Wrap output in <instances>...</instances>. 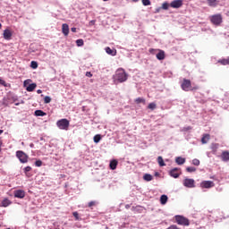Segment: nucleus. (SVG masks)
<instances>
[{
  "mask_svg": "<svg viewBox=\"0 0 229 229\" xmlns=\"http://www.w3.org/2000/svg\"><path fill=\"white\" fill-rule=\"evenodd\" d=\"M181 89L184 90V92H192L194 90H198L199 89V86L192 87V82L189 79H183L181 83Z\"/></svg>",
  "mask_w": 229,
  "mask_h": 229,
  "instance_id": "nucleus-1",
  "label": "nucleus"
},
{
  "mask_svg": "<svg viewBox=\"0 0 229 229\" xmlns=\"http://www.w3.org/2000/svg\"><path fill=\"white\" fill-rule=\"evenodd\" d=\"M114 80H116V81H119V83H124V81H126V80H128V74L126 73L124 69L119 68L115 72Z\"/></svg>",
  "mask_w": 229,
  "mask_h": 229,
  "instance_id": "nucleus-2",
  "label": "nucleus"
},
{
  "mask_svg": "<svg viewBox=\"0 0 229 229\" xmlns=\"http://www.w3.org/2000/svg\"><path fill=\"white\" fill-rule=\"evenodd\" d=\"M210 22L214 24V26H221L223 23V15L221 14H214L209 17Z\"/></svg>",
  "mask_w": 229,
  "mask_h": 229,
  "instance_id": "nucleus-3",
  "label": "nucleus"
},
{
  "mask_svg": "<svg viewBox=\"0 0 229 229\" xmlns=\"http://www.w3.org/2000/svg\"><path fill=\"white\" fill-rule=\"evenodd\" d=\"M69 124H70L69 120L65 118L58 120L56 123L57 128L59 130H69Z\"/></svg>",
  "mask_w": 229,
  "mask_h": 229,
  "instance_id": "nucleus-4",
  "label": "nucleus"
},
{
  "mask_svg": "<svg viewBox=\"0 0 229 229\" xmlns=\"http://www.w3.org/2000/svg\"><path fill=\"white\" fill-rule=\"evenodd\" d=\"M16 157L21 164H28V155L22 150L16 151Z\"/></svg>",
  "mask_w": 229,
  "mask_h": 229,
  "instance_id": "nucleus-5",
  "label": "nucleus"
},
{
  "mask_svg": "<svg viewBox=\"0 0 229 229\" xmlns=\"http://www.w3.org/2000/svg\"><path fill=\"white\" fill-rule=\"evenodd\" d=\"M175 221L182 226H189V225H191V222L188 220V218L182 216H175Z\"/></svg>",
  "mask_w": 229,
  "mask_h": 229,
  "instance_id": "nucleus-6",
  "label": "nucleus"
},
{
  "mask_svg": "<svg viewBox=\"0 0 229 229\" xmlns=\"http://www.w3.org/2000/svg\"><path fill=\"white\" fill-rule=\"evenodd\" d=\"M183 185L188 189H194V187H196V182L194 179L186 178L183 180Z\"/></svg>",
  "mask_w": 229,
  "mask_h": 229,
  "instance_id": "nucleus-7",
  "label": "nucleus"
},
{
  "mask_svg": "<svg viewBox=\"0 0 229 229\" xmlns=\"http://www.w3.org/2000/svg\"><path fill=\"white\" fill-rule=\"evenodd\" d=\"M216 184L212 181H203L200 182L201 189H212Z\"/></svg>",
  "mask_w": 229,
  "mask_h": 229,
  "instance_id": "nucleus-8",
  "label": "nucleus"
},
{
  "mask_svg": "<svg viewBox=\"0 0 229 229\" xmlns=\"http://www.w3.org/2000/svg\"><path fill=\"white\" fill-rule=\"evenodd\" d=\"M171 8H182L183 6V0H174L170 3Z\"/></svg>",
  "mask_w": 229,
  "mask_h": 229,
  "instance_id": "nucleus-9",
  "label": "nucleus"
},
{
  "mask_svg": "<svg viewBox=\"0 0 229 229\" xmlns=\"http://www.w3.org/2000/svg\"><path fill=\"white\" fill-rule=\"evenodd\" d=\"M26 197V191L24 190H16L14 191V198H18L20 199H22Z\"/></svg>",
  "mask_w": 229,
  "mask_h": 229,
  "instance_id": "nucleus-10",
  "label": "nucleus"
},
{
  "mask_svg": "<svg viewBox=\"0 0 229 229\" xmlns=\"http://www.w3.org/2000/svg\"><path fill=\"white\" fill-rule=\"evenodd\" d=\"M169 174L172 176V178H179L181 174L180 168H174L170 170Z\"/></svg>",
  "mask_w": 229,
  "mask_h": 229,
  "instance_id": "nucleus-11",
  "label": "nucleus"
},
{
  "mask_svg": "<svg viewBox=\"0 0 229 229\" xmlns=\"http://www.w3.org/2000/svg\"><path fill=\"white\" fill-rule=\"evenodd\" d=\"M207 4L211 8H216V6L219 5V0H207Z\"/></svg>",
  "mask_w": 229,
  "mask_h": 229,
  "instance_id": "nucleus-12",
  "label": "nucleus"
},
{
  "mask_svg": "<svg viewBox=\"0 0 229 229\" xmlns=\"http://www.w3.org/2000/svg\"><path fill=\"white\" fill-rule=\"evenodd\" d=\"M4 38L5 40H10L12 38V30L6 29L4 30Z\"/></svg>",
  "mask_w": 229,
  "mask_h": 229,
  "instance_id": "nucleus-13",
  "label": "nucleus"
},
{
  "mask_svg": "<svg viewBox=\"0 0 229 229\" xmlns=\"http://www.w3.org/2000/svg\"><path fill=\"white\" fill-rule=\"evenodd\" d=\"M62 32L64 37H67L69 35V25L67 23H64L62 25Z\"/></svg>",
  "mask_w": 229,
  "mask_h": 229,
  "instance_id": "nucleus-14",
  "label": "nucleus"
},
{
  "mask_svg": "<svg viewBox=\"0 0 229 229\" xmlns=\"http://www.w3.org/2000/svg\"><path fill=\"white\" fill-rule=\"evenodd\" d=\"M157 60H165V52L164 50H158V53L156 55Z\"/></svg>",
  "mask_w": 229,
  "mask_h": 229,
  "instance_id": "nucleus-15",
  "label": "nucleus"
},
{
  "mask_svg": "<svg viewBox=\"0 0 229 229\" xmlns=\"http://www.w3.org/2000/svg\"><path fill=\"white\" fill-rule=\"evenodd\" d=\"M106 53L111 56H115L117 55V50L110 48V47H106Z\"/></svg>",
  "mask_w": 229,
  "mask_h": 229,
  "instance_id": "nucleus-16",
  "label": "nucleus"
},
{
  "mask_svg": "<svg viewBox=\"0 0 229 229\" xmlns=\"http://www.w3.org/2000/svg\"><path fill=\"white\" fill-rule=\"evenodd\" d=\"M221 158L223 162H229V152L228 151L222 152Z\"/></svg>",
  "mask_w": 229,
  "mask_h": 229,
  "instance_id": "nucleus-17",
  "label": "nucleus"
},
{
  "mask_svg": "<svg viewBox=\"0 0 229 229\" xmlns=\"http://www.w3.org/2000/svg\"><path fill=\"white\" fill-rule=\"evenodd\" d=\"M117 164H118L117 160L115 159L112 160L109 164L110 169H112V171H114V169H117Z\"/></svg>",
  "mask_w": 229,
  "mask_h": 229,
  "instance_id": "nucleus-18",
  "label": "nucleus"
},
{
  "mask_svg": "<svg viewBox=\"0 0 229 229\" xmlns=\"http://www.w3.org/2000/svg\"><path fill=\"white\" fill-rule=\"evenodd\" d=\"M35 89H37V84L31 83L26 88V90H27V92H33V90H35Z\"/></svg>",
  "mask_w": 229,
  "mask_h": 229,
  "instance_id": "nucleus-19",
  "label": "nucleus"
},
{
  "mask_svg": "<svg viewBox=\"0 0 229 229\" xmlns=\"http://www.w3.org/2000/svg\"><path fill=\"white\" fill-rule=\"evenodd\" d=\"M175 162L178 165H183V164H185V158L178 157L175 158Z\"/></svg>",
  "mask_w": 229,
  "mask_h": 229,
  "instance_id": "nucleus-20",
  "label": "nucleus"
},
{
  "mask_svg": "<svg viewBox=\"0 0 229 229\" xmlns=\"http://www.w3.org/2000/svg\"><path fill=\"white\" fill-rule=\"evenodd\" d=\"M34 115H36V117H44L47 114L42 110H36Z\"/></svg>",
  "mask_w": 229,
  "mask_h": 229,
  "instance_id": "nucleus-21",
  "label": "nucleus"
},
{
  "mask_svg": "<svg viewBox=\"0 0 229 229\" xmlns=\"http://www.w3.org/2000/svg\"><path fill=\"white\" fill-rule=\"evenodd\" d=\"M208 140H210V134H205L201 139L202 144H207Z\"/></svg>",
  "mask_w": 229,
  "mask_h": 229,
  "instance_id": "nucleus-22",
  "label": "nucleus"
},
{
  "mask_svg": "<svg viewBox=\"0 0 229 229\" xmlns=\"http://www.w3.org/2000/svg\"><path fill=\"white\" fill-rule=\"evenodd\" d=\"M10 205H12V201L8 199H4L3 201H2V207H10Z\"/></svg>",
  "mask_w": 229,
  "mask_h": 229,
  "instance_id": "nucleus-23",
  "label": "nucleus"
},
{
  "mask_svg": "<svg viewBox=\"0 0 229 229\" xmlns=\"http://www.w3.org/2000/svg\"><path fill=\"white\" fill-rule=\"evenodd\" d=\"M157 164L160 165V167H164L165 165V163L164 162V158L162 156H159L157 157Z\"/></svg>",
  "mask_w": 229,
  "mask_h": 229,
  "instance_id": "nucleus-24",
  "label": "nucleus"
},
{
  "mask_svg": "<svg viewBox=\"0 0 229 229\" xmlns=\"http://www.w3.org/2000/svg\"><path fill=\"white\" fill-rule=\"evenodd\" d=\"M143 180H145V182H151V180H153V175L149 174H145L143 175Z\"/></svg>",
  "mask_w": 229,
  "mask_h": 229,
  "instance_id": "nucleus-25",
  "label": "nucleus"
},
{
  "mask_svg": "<svg viewBox=\"0 0 229 229\" xmlns=\"http://www.w3.org/2000/svg\"><path fill=\"white\" fill-rule=\"evenodd\" d=\"M167 199H168L167 195H162L160 197L161 205H165V203H167Z\"/></svg>",
  "mask_w": 229,
  "mask_h": 229,
  "instance_id": "nucleus-26",
  "label": "nucleus"
},
{
  "mask_svg": "<svg viewBox=\"0 0 229 229\" xmlns=\"http://www.w3.org/2000/svg\"><path fill=\"white\" fill-rule=\"evenodd\" d=\"M135 103L137 105H140V103H142L143 105H146V99H144L142 98H138L135 99Z\"/></svg>",
  "mask_w": 229,
  "mask_h": 229,
  "instance_id": "nucleus-27",
  "label": "nucleus"
},
{
  "mask_svg": "<svg viewBox=\"0 0 229 229\" xmlns=\"http://www.w3.org/2000/svg\"><path fill=\"white\" fill-rule=\"evenodd\" d=\"M218 64H221V65H229V57L227 59L219 60Z\"/></svg>",
  "mask_w": 229,
  "mask_h": 229,
  "instance_id": "nucleus-28",
  "label": "nucleus"
},
{
  "mask_svg": "<svg viewBox=\"0 0 229 229\" xmlns=\"http://www.w3.org/2000/svg\"><path fill=\"white\" fill-rule=\"evenodd\" d=\"M93 140L96 144H98L101 140V135L100 134L95 135L93 138Z\"/></svg>",
  "mask_w": 229,
  "mask_h": 229,
  "instance_id": "nucleus-29",
  "label": "nucleus"
},
{
  "mask_svg": "<svg viewBox=\"0 0 229 229\" xmlns=\"http://www.w3.org/2000/svg\"><path fill=\"white\" fill-rule=\"evenodd\" d=\"M187 173H196V167L194 166H188L186 168Z\"/></svg>",
  "mask_w": 229,
  "mask_h": 229,
  "instance_id": "nucleus-30",
  "label": "nucleus"
},
{
  "mask_svg": "<svg viewBox=\"0 0 229 229\" xmlns=\"http://www.w3.org/2000/svg\"><path fill=\"white\" fill-rule=\"evenodd\" d=\"M148 108L149 110H155V108H157V104H155L154 102H152V103L148 104Z\"/></svg>",
  "mask_w": 229,
  "mask_h": 229,
  "instance_id": "nucleus-31",
  "label": "nucleus"
},
{
  "mask_svg": "<svg viewBox=\"0 0 229 229\" xmlns=\"http://www.w3.org/2000/svg\"><path fill=\"white\" fill-rule=\"evenodd\" d=\"M143 6H149L151 4V1L149 0H141Z\"/></svg>",
  "mask_w": 229,
  "mask_h": 229,
  "instance_id": "nucleus-32",
  "label": "nucleus"
},
{
  "mask_svg": "<svg viewBox=\"0 0 229 229\" xmlns=\"http://www.w3.org/2000/svg\"><path fill=\"white\" fill-rule=\"evenodd\" d=\"M30 171H31V166H26L24 168V173H25L26 176L30 177V174H28V173H30Z\"/></svg>",
  "mask_w": 229,
  "mask_h": 229,
  "instance_id": "nucleus-33",
  "label": "nucleus"
},
{
  "mask_svg": "<svg viewBox=\"0 0 229 229\" xmlns=\"http://www.w3.org/2000/svg\"><path fill=\"white\" fill-rule=\"evenodd\" d=\"M162 9L163 10H169V3H167V2L163 3Z\"/></svg>",
  "mask_w": 229,
  "mask_h": 229,
  "instance_id": "nucleus-34",
  "label": "nucleus"
},
{
  "mask_svg": "<svg viewBox=\"0 0 229 229\" xmlns=\"http://www.w3.org/2000/svg\"><path fill=\"white\" fill-rule=\"evenodd\" d=\"M76 44H77L78 47H81V46H83V44H84V41H83V39H77Z\"/></svg>",
  "mask_w": 229,
  "mask_h": 229,
  "instance_id": "nucleus-35",
  "label": "nucleus"
},
{
  "mask_svg": "<svg viewBox=\"0 0 229 229\" xmlns=\"http://www.w3.org/2000/svg\"><path fill=\"white\" fill-rule=\"evenodd\" d=\"M30 67H31L32 69H37V67H38V64L37 62H35V61H32V62L30 63Z\"/></svg>",
  "mask_w": 229,
  "mask_h": 229,
  "instance_id": "nucleus-36",
  "label": "nucleus"
},
{
  "mask_svg": "<svg viewBox=\"0 0 229 229\" xmlns=\"http://www.w3.org/2000/svg\"><path fill=\"white\" fill-rule=\"evenodd\" d=\"M44 103H46V104L51 103V98L49 96L45 97Z\"/></svg>",
  "mask_w": 229,
  "mask_h": 229,
  "instance_id": "nucleus-37",
  "label": "nucleus"
},
{
  "mask_svg": "<svg viewBox=\"0 0 229 229\" xmlns=\"http://www.w3.org/2000/svg\"><path fill=\"white\" fill-rule=\"evenodd\" d=\"M96 205H97V202L92 200V201L89 202L88 207L89 208H92V207H96Z\"/></svg>",
  "mask_w": 229,
  "mask_h": 229,
  "instance_id": "nucleus-38",
  "label": "nucleus"
},
{
  "mask_svg": "<svg viewBox=\"0 0 229 229\" xmlns=\"http://www.w3.org/2000/svg\"><path fill=\"white\" fill-rule=\"evenodd\" d=\"M35 165H36V167H41L42 166V161L41 160H37L35 162Z\"/></svg>",
  "mask_w": 229,
  "mask_h": 229,
  "instance_id": "nucleus-39",
  "label": "nucleus"
},
{
  "mask_svg": "<svg viewBox=\"0 0 229 229\" xmlns=\"http://www.w3.org/2000/svg\"><path fill=\"white\" fill-rule=\"evenodd\" d=\"M72 216H73V217H75L76 221H78L80 219V215L78 214V212H76V211L73 212Z\"/></svg>",
  "mask_w": 229,
  "mask_h": 229,
  "instance_id": "nucleus-40",
  "label": "nucleus"
},
{
  "mask_svg": "<svg viewBox=\"0 0 229 229\" xmlns=\"http://www.w3.org/2000/svg\"><path fill=\"white\" fill-rule=\"evenodd\" d=\"M192 164L193 165H199V159H197V158L193 159Z\"/></svg>",
  "mask_w": 229,
  "mask_h": 229,
  "instance_id": "nucleus-41",
  "label": "nucleus"
},
{
  "mask_svg": "<svg viewBox=\"0 0 229 229\" xmlns=\"http://www.w3.org/2000/svg\"><path fill=\"white\" fill-rule=\"evenodd\" d=\"M0 85H4V87H6V81L4 80L0 79Z\"/></svg>",
  "mask_w": 229,
  "mask_h": 229,
  "instance_id": "nucleus-42",
  "label": "nucleus"
},
{
  "mask_svg": "<svg viewBox=\"0 0 229 229\" xmlns=\"http://www.w3.org/2000/svg\"><path fill=\"white\" fill-rule=\"evenodd\" d=\"M86 76H87L88 78H92V72H86Z\"/></svg>",
  "mask_w": 229,
  "mask_h": 229,
  "instance_id": "nucleus-43",
  "label": "nucleus"
},
{
  "mask_svg": "<svg viewBox=\"0 0 229 229\" xmlns=\"http://www.w3.org/2000/svg\"><path fill=\"white\" fill-rule=\"evenodd\" d=\"M71 31H72V33H76V28L72 27V28L71 29Z\"/></svg>",
  "mask_w": 229,
  "mask_h": 229,
  "instance_id": "nucleus-44",
  "label": "nucleus"
},
{
  "mask_svg": "<svg viewBox=\"0 0 229 229\" xmlns=\"http://www.w3.org/2000/svg\"><path fill=\"white\" fill-rule=\"evenodd\" d=\"M3 146V140L0 139V151H1V147Z\"/></svg>",
  "mask_w": 229,
  "mask_h": 229,
  "instance_id": "nucleus-45",
  "label": "nucleus"
},
{
  "mask_svg": "<svg viewBox=\"0 0 229 229\" xmlns=\"http://www.w3.org/2000/svg\"><path fill=\"white\" fill-rule=\"evenodd\" d=\"M37 92H38V94H42L41 89H38Z\"/></svg>",
  "mask_w": 229,
  "mask_h": 229,
  "instance_id": "nucleus-46",
  "label": "nucleus"
},
{
  "mask_svg": "<svg viewBox=\"0 0 229 229\" xmlns=\"http://www.w3.org/2000/svg\"><path fill=\"white\" fill-rule=\"evenodd\" d=\"M3 131H4L3 130H0V135L3 133Z\"/></svg>",
  "mask_w": 229,
  "mask_h": 229,
  "instance_id": "nucleus-47",
  "label": "nucleus"
},
{
  "mask_svg": "<svg viewBox=\"0 0 229 229\" xmlns=\"http://www.w3.org/2000/svg\"><path fill=\"white\" fill-rule=\"evenodd\" d=\"M3 28V24L0 23V29Z\"/></svg>",
  "mask_w": 229,
  "mask_h": 229,
  "instance_id": "nucleus-48",
  "label": "nucleus"
},
{
  "mask_svg": "<svg viewBox=\"0 0 229 229\" xmlns=\"http://www.w3.org/2000/svg\"><path fill=\"white\" fill-rule=\"evenodd\" d=\"M126 208H130V206H129V205H127V206H126Z\"/></svg>",
  "mask_w": 229,
  "mask_h": 229,
  "instance_id": "nucleus-49",
  "label": "nucleus"
},
{
  "mask_svg": "<svg viewBox=\"0 0 229 229\" xmlns=\"http://www.w3.org/2000/svg\"><path fill=\"white\" fill-rule=\"evenodd\" d=\"M132 1H134V3H137V1H139V0H132Z\"/></svg>",
  "mask_w": 229,
  "mask_h": 229,
  "instance_id": "nucleus-50",
  "label": "nucleus"
},
{
  "mask_svg": "<svg viewBox=\"0 0 229 229\" xmlns=\"http://www.w3.org/2000/svg\"><path fill=\"white\" fill-rule=\"evenodd\" d=\"M27 81H24V85H26Z\"/></svg>",
  "mask_w": 229,
  "mask_h": 229,
  "instance_id": "nucleus-51",
  "label": "nucleus"
},
{
  "mask_svg": "<svg viewBox=\"0 0 229 229\" xmlns=\"http://www.w3.org/2000/svg\"><path fill=\"white\" fill-rule=\"evenodd\" d=\"M103 1L106 2V1H109V0H103Z\"/></svg>",
  "mask_w": 229,
  "mask_h": 229,
  "instance_id": "nucleus-52",
  "label": "nucleus"
}]
</instances>
